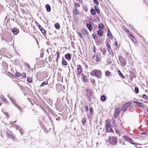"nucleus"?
Here are the masks:
<instances>
[{"instance_id": "c03bdc74", "label": "nucleus", "mask_w": 148, "mask_h": 148, "mask_svg": "<svg viewBox=\"0 0 148 148\" xmlns=\"http://www.w3.org/2000/svg\"><path fill=\"white\" fill-rule=\"evenodd\" d=\"M16 122V121H15L14 122H12L11 123V124L12 125H14L15 126V127H16L17 128H18L19 127H18V125H15L14 124V123H15Z\"/></svg>"}, {"instance_id": "bb28decb", "label": "nucleus", "mask_w": 148, "mask_h": 148, "mask_svg": "<svg viewBox=\"0 0 148 148\" xmlns=\"http://www.w3.org/2000/svg\"><path fill=\"white\" fill-rule=\"evenodd\" d=\"M98 27L99 29H103L104 28V26L103 24L102 23H101L99 24L98 25Z\"/></svg>"}, {"instance_id": "cd10ccee", "label": "nucleus", "mask_w": 148, "mask_h": 148, "mask_svg": "<svg viewBox=\"0 0 148 148\" xmlns=\"http://www.w3.org/2000/svg\"><path fill=\"white\" fill-rule=\"evenodd\" d=\"M108 50L110 54L111 55L112 57H113L114 56V53L112 49H110Z\"/></svg>"}, {"instance_id": "e2e57ef3", "label": "nucleus", "mask_w": 148, "mask_h": 148, "mask_svg": "<svg viewBox=\"0 0 148 148\" xmlns=\"http://www.w3.org/2000/svg\"><path fill=\"white\" fill-rule=\"evenodd\" d=\"M91 82L93 84H94L95 83V80L94 79H92L91 80Z\"/></svg>"}, {"instance_id": "4468645a", "label": "nucleus", "mask_w": 148, "mask_h": 148, "mask_svg": "<svg viewBox=\"0 0 148 148\" xmlns=\"http://www.w3.org/2000/svg\"><path fill=\"white\" fill-rule=\"evenodd\" d=\"M65 57L68 60H70L71 59V55L69 53H68L65 55Z\"/></svg>"}, {"instance_id": "c85d7f7f", "label": "nucleus", "mask_w": 148, "mask_h": 148, "mask_svg": "<svg viewBox=\"0 0 148 148\" xmlns=\"http://www.w3.org/2000/svg\"><path fill=\"white\" fill-rule=\"evenodd\" d=\"M62 61V65H67V63L64 59H63Z\"/></svg>"}, {"instance_id": "5701e85b", "label": "nucleus", "mask_w": 148, "mask_h": 148, "mask_svg": "<svg viewBox=\"0 0 148 148\" xmlns=\"http://www.w3.org/2000/svg\"><path fill=\"white\" fill-rule=\"evenodd\" d=\"M120 110L119 108H116L114 110V113L119 114L120 112Z\"/></svg>"}, {"instance_id": "6ab92c4d", "label": "nucleus", "mask_w": 148, "mask_h": 148, "mask_svg": "<svg viewBox=\"0 0 148 148\" xmlns=\"http://www.w3.org/2000/svg\"><path fill=\"white\" fill-rule=\"evenodd\" d=\"M98 35L100 36H101L103 34V32L102 30L99 29L97 32Z\"/></svg>"}, {"instance_id": "2f4dec72", "label": "nucleus", "mask_w": 148, "mask_h": 148, "mask_svg": "<svg viewBox=\"0 0 148 148\" xmlns=\"http://www.w3.org/2000/svg\"><path fill=\"white\" fill-rule=\"evenodd\" d=\"M118 73H119V75L121 77H122V78H125V77L124 76V75H123L122 73H121V72L120 70L118 71Z\"/></svg>"}, {"instance_id": "393cba45", "label": "nucleus", "mask_w": 148, "mask_h": 148, "mask_svg": "<svg viewBox=\"0 0 148 148\" xmlns=\"http://www.w3.org/2000/svg\"><path fill=\"white\" fill-rule=\"evenodd\" d=\"M90 12L91 14L92 15H95L96 14V12L93 8L91 9Z\"/></svg>"}, {"instance_id": "473e14b6", "label": "nucleus", "mask_w": 148, "mask_h": 148, "mask_svg": "<svg viewBox=\"0 0 148 148\" xmlns=\"http://www.w3.org/2000/svg\"><path fill=\"white\" fill-rule=\"evenodd\" d=\"M105 75L108 77L110 75V73L108 71H106L105 72Z\"/></svg>"}, {"instance_id": "09e8293b", "label": "nucleus", "mask_w": 148, "mask_h": 148, "mask_svg": "<svg viewBox=\"0 0 148 148\" xmlns=\"http://www.w3.org/2000/svg\"><path fill=\"white\" fill-rule=\"evenodd\" d=\"M106 45L107 47L108 50L111 49L110 45L108 43H107Z\"/></svg>"}, {"instance_id": "20e7f679", "label": "nucleus", "mask_w": 148, "mask_h": 148, "mask_svg": "<svg viewBox=\"0 0 148 148\" xmlns=\"http://www.w3.org/2000/svg\"><path fill=\"white\" fill-rule=\"evenodd\" d=\"M106 129L108 132H113L114 130H112V126L108 122L106 123Z\"/></svg>"}, {"instance_id": "72a5a7b5", "label": "nucleus", "mask_w": 148, "mask_h": 148, "mask_svg": "<svg viewBox=\"0 0 148 148\" xmlns=\"http://www.w3.org/2000/svg\"><path fill=\"white\" fill-rule=\"evenodd\" d=\"M1 100H2L5 103H8V102L6 100V99L5 98L3 97H1Z\"/></svg>"}, {"instance_id": "58836bf2", "label": "nucleus", "mask_w": 148, "mask_h": 148, "mask_svg": "<svg viewBox=\"0 0 148 148\" xmlns=\"http://www.w3.org/2000/svg\"><path fill=\"white\" fill-rule=\"evenodd\" d=\"M75 7H76V8L77 7H80V5L79 3H77L75 2Z\"/></svg>"}, {"instance_id": "1a4fd4ad", "label": "nucleus", "mask_w": 148, "mask_h": 148, "mask_svg": "<svg viewBox=\"0 0 148 148\" xmlns=\"http://www.w3.org/2000/svg\"><path fill=\"white\" fill-rule=\"evenodd\" d=\"M89 23L86 24V27L90 32H91L92 29V23L91 21H89Z\"/></svg>"}, {"instance_id": "f3484780", "label": "nucleus", "mask_w": 148, "mask_h": 148, "mask_svg": "<svg viewBox=\"0 0 148 148\" xmlns=\"http://www.w3.org/2000/svg\"><path fill=\"white\" fill-rule=\"evenodd\" d=\"M45 8L47 12H49L51 11V8L49 5L48 4H46L45 5Z\"/></svg>"}, {"instance_id": "f704fd0d", "label": "nucleus", "mask_w": 148, "mask_h": 148, "mask_svg": "<svg viewBox=\"0 0 148 148\" xmlns=\"http://www.w3.org/2000/svg\"><path fill=\"white\" fill-rule=\"evenodd\" d=\"M90 113L91 115H93V110L92 108H90Z\"/></svg>"}, {"instance_id": "c9c22d12", "label": "nucleus", "mask_w": 148, "mask_h": 148, "mask_svg": "<svg viewBox=\"0 0 148 148\" xmlns=\"http://www.w3.org/2000/svg\"><path fill=\"white\" fill-rule=\"evenodd\" d=\"M142 97L146 100H148V97L145 94H143L142 96Z\"/></svg>"}, {"instance_id": "ea45409f", "label": "nucleus", "mask_w": 148, "mask_h": 148, "mask_svg": "<svg viewBox=\"0 0 148 148\" xmlns=\"http://www.w3.org/2000/svg\"><path fill=\"white\" fill-rule=\"evenodd\" d=\"M15 75L16 77H19L21 75V74L17 72L15 73Z\"/></svg>"}, {"instance_id": "f8f14e48", "label": "nucleus", "mask_w": 148, "mask_h": 148, "mask_svg": "<svg viewBox=\"0 0 148 148\" xmlns=\"http://www.w3.org/2000/svg\"><path fill=\"white\" fill-rule=\"evenodd\" d=\"M8 97L10 98L11 101H12V103L19 110L21 109L20 107L16 103L15 101L13 100L12 99L11 97H10L9 95H8Z\"/></svg>"}, {"instance_id": "a878e982", "label": "nucleus", "mask_w": 148, "mask_h": 148, "mask_svg": "<svg viewBox=\"0 0 148 148\" xmlns=\"http://www.w3.org/2000/svg\"><path fill=\"white\" fill-rule=\"evenodd\" d=\"M100 58L101 57L100 55L97 54L96 56V61L97 62H99V61Z\"/></svg>"}, {"instance_id": "a19ab883", "label": "nucleus", "mask_w": 148, "mask_h": 148, "mask_svg": "<svg viewBox=\"0 0 148 148\" xmlns=\"http://www.w3.org/2000/svg\"><path fill=\"white\" fill-rule=\"evenodd\" d=\"M20 89L23 91L24 92L25 90V88L22 86H20Z\"/></svg>"}, {"instance_id": "dca6fc26", "label": "nucleus", "mask_w": 148, "mask_h": 148, "mask_svg": "<svg viewBox=\"0 0 148 148\" xmlns=\"http://www.w3.org/2000/svg\"><path fill=\"white\" fill-rule=\"evenodd\" d=\"M81 32L85 35H88V31L87 30L85 29H82L81 31Z\"/></svg>"}, {"instance_id": "2eb2a0df", "label": "nucleus", "mask_w": 148, "mask_h": 148, "mask_svg": "<svg viewBox=\"0 0 148 148\" xmlns=\"http://www.w3.org/2000/svg\"><path fill=\"white\" fill-rule=\"evenodd\" d=\"M82 76V80L85 82L88 83V79L86 77V76L83 74H82L81 75Z\"/></svg>"}, {"instance_id": "864d4df0", "label": "nucleus", "mask_w": 148, "mask_h": 148, "mask_svg": "<svg viewBox=\"0 0 148 148\" xmlns=\"http://www.w3.org/2000/svg\"><path fill=\"white\" fill-rule=\"evenodd\" d=\"M83 9L86 12H87L88 11V8L87 7H84L83 8Z\"/></svg>"}, {"instance_id": "8fccbe9b", "label": "nucleus", "mask_w": 148, "mask_h": 148, "mask_svg": "<svg viewBox=\"0 0 148 148\" xmlns=\"http://www.w3.org/2000/svg\"><path fill=\"white\" fill-rule=\"evenodd\" d=\"M84 108L86 111L87 112L88 110V107L87 106L84 105Z\"/></svg>"}, {"instance_id": "7c9ffc66", "label": "nucleus", "mask_w": 148, "mask_h": 148, "mask_svg": "<svg viewBox=\"0 0 148 148\" xmlns=\"http://www.w3.org/2000/svg\"><path fill=\"white\" fill-rule=\"evenodd\" d=\"M27 81L29 83H31L32 82V79L30 77H28L27 78Z\"/></svg>"}, {"instance_id": "6e6552de", "label": "nucleus", "mask_w": 148, "mask_h": 148, "mask_svg": "<svg viewBox=\"0 0 148 148\" xmlns=\"http://www.w3.org/2000/svg\"><path fill=\"white\" fill-rule=\"evenodd\" d=\"M11 31L14 35H16L19 32V30L16 27H15L11 29Z\"/></svg>"}, {"instance_id": "f03ea898", "label": "nucleus", "mask_w": 148, "mask_h": 148, "mask_svg": "<svg viewBox=\"0 0 148 148\" xmlns=\"http://www.w3.org/2000/svg\"><path fill=\"white\" fill-rule=\"evenodd\" d=\"M119 59L121 63V65L122 67H124L126 65V62L125 58L121 56H119Z\"/></svg>"}, {"instance_id": "774afa93", "label": "nucleus", "mask_w": 148, "mask_h": 148, "mask_svg": "<svg viewBox=\"0 0 148 148\" xmlns=\"http://www.w3.org/2000/svg\"><path fill=\"white\" fill-rule=\"evenodd\" d=\"M35 23L36 24V25L38 27H39V26L38 25H40V24H39V23H38L37 22H35Z\"/></svg>"}, {"instance_id": "680f3d73", "label": "nucleus", "mask_w": 148, "mask_h": 148, "mask_svg": "<svg viewBox=\"0 0 148 148\" xmlns=\"http://www.w3.org/2000/svg\"><path fill=\"white\" fill-rule=\"evenodd\" d=\"M96 35L94 34H92V37L94 38V39H95V37H96Z\"/></svg>"}, {"instance_id": "aec40b11", "label": "nucleus", "mask_w": 148, "mask_h": 148, "mask_svg": "<svg viewBox=\"0 0 148 148\" xmlns=\"http://www.w3.org/2000/svg\"><path fill=\"white\" fill-rule=\"evenodd\" d=\"M132 104V102L131 101L128 102L127 103H125L123 106H124L127 108Z\"/></svg>"}, {"instance_id": "37998d69", "label": "nucleus", "mask_w": 148, "mask_h": 148, "mask_svg": "<svg viewBox=\"0 0 148 148\" xmlns=\"http://www.w3.org/2000/svg\"><path fill=\"white\" fill-rule=\"evenodd\" d=\"M115 44L116 47H119L120 45V44H119V45H118L117 42L116 41H115Z\"/></svg>"}, {"instance_id": "79ce46f5", "label": "nucleus", "mask_w": 148, "mask_h": 148, "mask_svg": "<svg viewBox=\"0 0 148 148\" xmlns=\"http://www.w3.org/2000/svg\"><path fill=\"white\" fill-rule=\"evenodd\" d=\"M121 110L125 111L127 110V108L123 106L121 109Z\"/></svg>"}, {"instance_id": "3c124183", "label": "nucleus", "mask_w": 148, "mask_h": 148, "mask_svg": "<svg viewBox=\"0 0 148 148\" xmlns=\"http://www.w3.org/2000/svg\"><path fill=\"white\" fill-rule=\"evenodd\" d=\"M86 121L84 118H83L82 120V122L83 125H84V123H86Z\"/></svg>"}, {"instance_id": "49530a36", "label": "nucleus", "mask_w": 148, "mask_h": 148, "mask_svg": "<svg viewBox=\"0 0 148 148\" xmlns=\"http://www.w3.org/2000/svg\"><path fill=\"white\" fill-rule=\"evenodd\" d=\"M21 75L23 77L25 78L26 77V74L25 73H23Z\"/></svg>"}, {"instance_id": "a18cd8bd", "label": "nucleus", "mask_w": 148, "mask_h": 148, "mask_svg": "<svg viewBox=\"0 0 148 148\" xmlns=\"http://www.w3.org/2000/svg\"><path fill=\"white\" fill-rule=\"evenodd\" d=\"M119 116V114H117L114 113V114L113 116H114V118L116 119V118H117V116Z\"/></svg>"}, {"instance_id": "69168bd1", "label": "nucleus", "mask_w": 148, "mask_h": 148, "mask_svg": "<svg viewBox=\"0 0 148 148\" xmlns=\"http://www.w3.org/2000/svg\"><path fill=\"white\" fill-rule=\"evenodd\" d=\"M94 49H93V52L94 53H95L96 52V50H95V49H96V47L95 46H94Z\"/></svg>"}, {"instance_id": "7ed1b4c3", "label": "nucleus", "mask_w": 148, "mask_h": 148, "mask_svg": "<svg viewBox=\"0 0 148 148\" xmlns=\"http://www.w3.org/2000/svg\"><path fill=\"white\" fill-rule=\"evenodd\" d=\"M109 143L113 145H116L117 142V140L116 138L114 137H110L109 138Z\"/></svg>"}, {"instance_id": "ddd939ff", "label": "nucleus", "mask_w": 148, "mask_h": 148, "mask_svg": "<svg viewBox=\"0 0 148 148\" xmlns=\"http://www.w3.org/2000/svg\"><path fill=\"white\" fill-rule=\"evenodd\" d=\"M133 103H136V104L139 106H140L141 107H144V104L141 103V102H138L137 101H134Z\"/></svg>"}, {"instance_id": "39448f33", "label": "nucleus", "mask_w": 148, "mask_h": 148, "mask_svg": "<svg viewBox=\"0 0 148 148\" xmlns=\"http://www.w3.org/2000/svg\"><path fill=\"white\" fill-rule=\"evenodd\" d=\"M12 36L11 34L10 33H8L4 40L7 42H10L12 41Z\"/></svg>"}, {"instance_id": "4c0bfd02", "label": "nucleus", "mask_w": 148, "mask_h": 148, "mask_svg": "<svg viewBox=\"0 0 148 148\" xmlns=\"http://www.w3.org/2000/svg\"><path fill=\"white\" fill-rule=\"evenodd\" d=\"M132 140H131V142H130V143L133 144V145H136V146H138V145H140V144L137 143H134V142H132Z\"/></svg>"}, {"instance_id": "b1692460", "label": "nucleus", "mask_w": 148, "mask_h": 148, "mask_svg": "<svg viewBox=\"0 0 148 148\" xmlns=\"http://www.w3.org/2000/svg\"><path fill=\"white\" fill-rule=\"evenodd\" d=\"M100 99L102 101H104L106 100V97L105 95H103L101 96Z\"/></svg>"}, {"instance_id": "6e6d98bb", "label": "nucleus", "mask_w": 148, "mask_h": 148, "mask_svg": "<svg viewBox=\"0 0 148 148\" xmlns=\"http://www.w3.org/2000/svg\"><path fill=\"white\" fill-rule=\"evenodd\" d=\"M42 32V33L43 34H45L46 33V31L45 30V29H43V30H42L41 31Z\"/></svg>"}, {"instance_id": "4be33fe9", "label": "nucleus", "mask_w": 148, "mask_h": 148, "mask_svg": "<svg viewBox=\"0 0 148 148\" xmlns=\"http://www.w3.org/2000/svg\"><path fill=\"white\" fill-rule=\"evenodd\" d=\"M54 26L57 29H59L60 28V24L58 23H56L55 24Z\"/></svg>"}, {"instance_id": "338daca9", "label": "nucleus", "mask_w": 148, "mask_h": 148, "mask_svg": "<svg viewBox=\"0 0 148 148\" xmlns=\"http://www.w3.org/2000/svg\"><path fill=\"white\" fill-rule=\"evenodd\" d=\"M43 56H44L43 53H41L40 54V57H41V58H42V57H43Z\"/></svg>"}, {"instance_id": "412c9836", "label": "nucleus", "mask_w": 148, "mask_h": 148, "mask_svg": "<svg viewBox=\"0 0 148 148\" xmlns=\"http://www.w3.org/2000/svg\"><path fill=\"white\" fill-rule=\"evenodd\" d=\"M94 8L95 10V11L97 12V14H99L100 13V11L99 10V9L97 6L95 5L94 6Z\"/></svg>"}, {"instance_id": "a211bd4d", "label": "nucleus", "mask_w": 148, "mask_h": 148, "mask_svg": "<svg viewBox=\"0 0 148 148\" xmlns=\"http://www.w3.org/2000/svg\"><path fill=\"white\" fill-rule=\"evenodd\" d=\"M108 34H107V36L108 37H109V38H110L111 39H112V34L111 33L109 29V28H108Z\"/></svg>"}, {"instance_id": "0eeeda50", "label": "nucleus", "mask_w": 148, "mask_h": 148, "mask_svg": "<svg viewBox=\"0 0 148 148\" xmlns=\"http://www.w3.org/2000/svg\"><path fill=\"white\" fill-rule=\"evenodd\" d=\"M77 71L78 72L77 75H79L82 71V69L80 65L79 64L77 65Z\"/></svg>"}, {"instance_id": "bf43d9fd", "label": "nucleus", "mask_w": 148, "mask_h": 148, "mask_svg": "<svg viewBox=\"0 0 148 148\" xmlns=\"http://www.w3.org/2000/svg\"><path fill=\"white\" fill-rule=\"evenodd\" d=\"M38 26H39V27H38L39 28L40 31H41L42 30H43V29L42 28V27L41 26H40V25H39Z\"/></svg>"}, {"instance_id": "e433bc0d", "label": "nucleus", "mask_w": 148, "mask_h": 148, "mask_svg": "<svg viewBox=\"0 0 148 148\" xmlns=\"http://www.w3.org/2000/svg\"><path fill=\"white\" fill-rule=\"evenodd\" d=\"M134 90L136 93H138L139 92V89L137 87H136L135 88Z\"/></svg>"}, {"instance_id": "052dcab7", "label": "nucleus", "mask_w": 148, "mask_h": 148, "mask_svg": "<svg viewBox=\"0 0 148 148\" xmlns=\"http://www.w3.org/2000/svg\"><path fill=\"white\" fill-rule=\"evenodd\" d=\"M10 138H11L13 140H14L15 139V138L14 136H10Z\"/></svg>"}, {"instance_id": "9b49d317", "label": "nucleus", "mask_w": 148, "mask_h": 148, "mask_svg": "<svg viewBox=\"0 0 148 148\" xmlns=\"http://www.w3.org/2000/svg\"><path fill=\"white\" fill-rule=\"evenodd\" d=\"M122 138L130 143L131 142V140H132V138L126 136H123Z\"/></svg>"}, {"instance_id": "0e129e2a", "label": "nucleus", "mask_w": 148, "mask_h": 148, "mask_svg": "<svg viewBox=\"0 0 148 148\" xmlns=\"http://www.w3.org/2000/svg\"><path fill=\"white\" fill-rule=\"evenodd\" d=\"M26 66L27 67L28 69H29L30 68V66L29 64H27Z\"/></svg>"}, {"instance_id": "9d476101", "label": "nucleus", "mask_w": 148, "mask_h": 148, "mask_svg": "<svg viewBox=\"0 0 148 148\" xmlns=\"http://www.w3.org/2000/svg\"><path fill=\"white\" fill-rule=\"evenodd\" d=\"M73 14L74 15H77L79 14V10L76 7H74L73 10Z\"/></svg>"}, {"instance_id": "423d86ee", "label": "nucleus", "mask_w": 148, "mask_h": 148, "mask_svg": "<svg viewBox=\"0 0 148 148\" xmlns=\"http://www.w3.org/2000/svg\"><path fill=\"white\" fill-rule=\"evenodd\" d=\"M94 75L96 77L98 78H100L101 77V73L100 71L98 70H95L94 71Z\"/></svg>"}, {"instance_id": "c756f323", "label": "nucleus", "mask_w": 148, "mask_h": 148, "mask_svg": "<svg viewBox=\"0 0 148 148\" xmlns=\"http://www.w3.org/2000/svg\"><path fill=\"white\" fill-rule=\"evenodd\" d=\"M48 84V82H43L41 84L40 87H43L45 85H47Z\"/></svg>"}, {"instance_id": "13d9d810", "label": "nucleus", "mask_w": 148, "mask_h": 148, "mask_svg": "<svg viewBox=\"0 0 148 148\" xmlns=\"http://www.w3.org/2000/svg\"><path fill=\"white\" fill-rule=\"evenodd\" d=\"M77 34L78 35L80 36V38H83L82 37V34L79 32H77Z\"/></svg>"}, {"instance_id": "4d7b16f0", "label": "nucleus", "mask_w": 148, "mask_h": 148, "mask_svg": "<svg viewBox=\"0 0 148 148\" xmlns=\"http://www.w3.org/2000/svg\"><path fill=\"white\" fill-rule=\"evenodd\" d=\"M115 132L116 133L118 134L119 135H120V132L118 130L116 129H115Z\"/></svg>"}, {"instance_id": "f257e3e1", "label": "nucleus", "mask_w": 148, "mask_h": 148, "mask_svg": "<svg viewBox=\"0 0 148 148\" xmlns=\"http://www.w3.org/2000/svg\"><path fill=\"white\" fill-rule=\"evenodd\" d=\"M85 91H86L85 96L89 101H91L92 98L93 97V92L89 88L86 89Z\"/></svg>"}, {"instance_id": "5fc2aeb1", "label": "nucleus", "mask_w": 148, "mask_h": 148, "mask_svg": "<svg viewBox=\"0 0 148 148\" xmlns=\"http://www.w3.org/2000/svg\"><path fill=\"white\" fill-rule=\"evenodd\" d=\"M56 54L57 55V58H59L60 57V53L59 51H57L56 52Z\"/></svg>"}, {"instance_id": "de8ad7c7", "label": "nucleus", "mask_w": 148, "mask_h": 148, "mask_svg": "<svg viewBox=\"0 0 148 148\" xmlns=\"http://www.w3.org/2000/svg\"><path fill=\"white\" fill-rule=\"evenodd\" d=\"M95 4L97 5H99V3L97 0H96L93 1Z\"/></svg>"}, {"instance_id": "603ef678", "label": "nucleus", "mask_w": 148, "mask_h": 148, "mask_svg": "<svg viewBox=\"0 0 148 148\" xmlns=\"http://www.w3.org/2000/svg\"><path fill=\"white\" fill-rule=\"evenodd\" d=\"M102 53L103 55H104L106 54V50L104 49L102 50Z\"/></svg>"}]
</instances>
